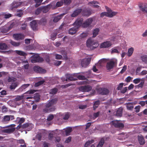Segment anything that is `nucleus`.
<instances>
[{
  "label": "nucleus",
  "instance_id": "nucleus-1",
  "mask_svg": "<svg viewBox=\"0 0 147 147\" xmlns=\"http://www.w3.org/2000/svg\"><path fill=\"white\" fill-rule=\"evenodd\" d=\"M82 20L83 19L82 18L78 19L74 23V26L69 30V33L71 35L76 33L78 28L81 26Z\"/></svg>",
  "mask_w": 147,
  "mask_h": 147
},
{
  "label": "nucleus",
  "instance_id": "nucleus-2",
  "mask_svg": "<svg viewBox=\"0 0 147 147\" xmlns=\"http://www.w3.org/2000/svg\"><path fill=\"white\" fill-rule=\"evenodd\" d=\"M57 99H53L47 103L46 105V108L43 109L45 113H49L54 110L55 108L53 107V105L56 102Z\"/></svg>",
  "mask_w": 147,
  "mask_h": 147
},
{
  "label": "nucleus",
  "instance_id": "nucleus-3",
  "mask_svg": "<svg viewBox=\"0 0 147 147\" xmlns=\"http://www.w3.org/2000/svg\"><path fill=\"white\" fill-rule=\"evenodd\" d=\"M86 45L90 49L93 50L98 46L99 44L98 41L90 38L87 41Z\"/></svg>",
  "mask_w": 147,
  "mask_h": 147
},
{
  "label": "nucleus",
  "instance_id": "nucleus-4",
  "mask_svg": "<svg viewBox=\"0 0 147 147\" xmlns=\"http://www.w3.org/2000/svg\"><path fill=\"white\" fill-rule=\"evenodd\" d=\"M117 59L115 58H112L109 60L107 63L106 68L108 70L113 69L117 64Z\"/></svg>",
  "mask_w": 147,
  "mask_h": 147
},
{
  "label": "nucleus",
  "instance_id": "nucleus-5",
  "mask_svg": "<svg viewBox=\"0 0 147 147\" xmlns=\"http://www.w3.org/2000/svg\"><path fill=\"white\" fill-rule=\"evenodd\" d=\"M17 22L16 21H14L8 23L7 26L8 27L6 28H5V27H3L1 29V32L2 33H6L11 28H12L15 25H17Z\"/></svg>",
  "mask_w": 147,
  "mask_h": 147
},
{
  "label": "nucleus",
  "instance_id": "nucleus-6",
  "mask_svg": "<svg viewBox=\"0 0 147 147\" xmlns=\"http://www.w3.org/2000/svg\"><path fill=\"white\" fill-rule=\"evenodd\" d=\"M107 59H102L100 60L98 63L96 64L93 67V70L94 72H96L98 70L97 68H100L103 65V64L107 61Z\"/></svg>",
  "mask_w": 147,
  "mask_h": 147
},
{
  "label": "nucleus",
  "instance_id": "nucleus-7",
  "mask_svg": "<svg viewBox=\"0 0 147 147\" xmlns=\"http://www.w3.org/2000/svg\"><path fill=\"white\" fill-rule=\"evenodd\" d=\"M42 61V58L39 57L38 54H34L31 57V61L32 63L41 62Z\"/></svg>",
  "mask_w": 147,
  "mask_h": 147
},
{
  "label": "nucleus",
  "instance_id": "nucleus-8",
  "mask_svg": "<svg viewBox=\"0 0 147 147\" xmlns=\"http://www.w3.org/2000/svg\"><path fill=\"white\" fill-rule=\"evenodd\" d=\"M70 0H60V1H58L57 3L55 5L52 3L53 5V9H55L56 7L61 6L63 5V3L66 4H67L70 3Z\"/></svg>",
  "mask_w": 147,
  "mask_h": 147
},
{
  "label": "nucleus",
  "instance_id": "nucleus-9",
  "mask_svg": "<svg viewBox=\"0 0 147 147\" xmlns=\"http://www.w3.org/2000/svg\"><path fill=\"white\" fill-rule=\"evenodd\" d=\"M15 126L14 124H11L10 125L9 128L4 130H2L1 128V133L3 132L10 133L13 131L15 130Z\"/></svg>",
  "mask_w": 147,
  "mask_h": 147
},
{
  "label": "nucleus",
  "instance_id": "nucleus-10",
  "mask_svg": "<svg viewBox=\"0 0 147 147\" xmlns=\"http://www.w3.org/2000/svg\"><path fill=\"white\" fill-rule=\"evenodd\" d=\"M92 87L89 85L82 86L79 88V90L84 92H88L92 89Z\"/></svg>",
  "mask_w": 147,
  "mask_h": 147
},
{
  "label": "nucleus",
  "instance_id": "nucleus-11",
  "mask_svg": "<svg viewBox=\"0 0 147 147\" xmlns=\"http://www.w3.org/2000/svg\"><path fill=\"white\" fill-rule=\"evenodd\" d=\"M93 21V19L92 18H90L87 20L83 23H82V22L81 26L83 27H87Z\"/></svg>",
  "mask_w": 147,
  "mask_h": 147
},
{
  "label": "nucleus",
  "instance_id": "nucleus-12",
  "mask_svg": "<svg viewBox=\"0 0 147 147\" xmlns=\"http://www.w3.org/2000/svg\"><path fill=\"white\" fill-rule=\"evenodd\" d=\"M91 61V58H86L83 59L81 62L82 67H86L89 64Z\"/></svg>",
  "mask_w": 147,
  "mask_h": 147
},
{
  "label": "nucleus",
  "instance_id": "nucleus-13",
  "mask_svg": "<svg viewBox=\"0 0 147 147\" xmlns=\"http://www.w3.org/2000/svg\"><path fill=\"white\" fill-rule=\"evenodd\" d=\"M110 123L111 125H113L115 127L121 128L123 127V124L117 120L113 121Z\"/></svg>",
  "mask_w": 147,
  "mask_h": 147
},
{
  "label": "nucleus",
  "instance_id": "nucleus-14",
  "mask_svg": "<svg viewBox=\"0 0 147 147\" xmlns=\"http://www.w3.org/2000/svg\"><path fill=\"white\" fill-rule=\"evenodd\" d=\"M14 119L13 115H5L4 117L2 119V122L3 123H6L9 122L10 120H12Z\"/></svg>",
  "mask_w": 147,
  "mask_h": 147
},
{
  "label": "nucleus",
  "instance_id": "nucleus-15",
  "mask_svg": "<svg viewBox=\"0 0 147 147\" xmlns=\"http://www.w3.org/2000/svg\"><path fill=\"white\" fill-rule=\"evenodd\" d=\"M112 45L111 42L110 41H106L102 43L100 45L101 48H107L110 47Z\"/></svg>",
  "mask_w": 147,
  "mask_h": 147
},
{
  "label": "nucleus",
  "instance_id": "nucleus-16",
  "mask_svg": "<svg viewBox=\"0 0 147 147\" xmlns=\"http://www.w3.org/2000/svg\"><path fill=\"white\" fill-rule=\"evenodd\" d=\"M13 36L14 39L17 40H21L24 39V36L22 34H13Z\"/></svg>",
  "mask_w": 147,
  "mask_h": 147
},
{
  "label": "nucleus",
  "instance_id": "nucleus-17",
  "mask_svg": "<svg viewBox=\"0 0 147 147\" xmlns=\"http://www.w3.org/2000/svg\"><path fill=\"white\" fill-rule=\"evenodd\" d=\"M106 9L107 11L108 17L111 18L115 16L117 13V12L112 11L111 9L107 7H106Z\"/></svg>",
  "mask_w": 147,
  "mask_h": 147
},
{
  "label": "nucleus",
  "instance_id": "nucleus-18",
  "mask_svg": "<svg viewBox=\"0 0 147 147\" xmlns=\"http://www.w3.org/2000/svg\"><path fill=\"white\" fill-rule=\"evenodd\" d=\"M24 94V95L21 96H17L15 98L16 101H18L22 99H24V100L28 99L29 98H32V97H26V96Z\"/></svg>",
  "mask_w": 147,
  "mask_h": 147
},
{
  "label": "nucleus",
  "instance_id": "nucleus-19",
  "mask_svg": "<svg viewBox=\"0 0 147 147\" xmlns=\"http://www.w3.org/2000/svg\"><path fill=\"white\" fill-rule=\"evenodd\" d=\"M34 71L38 73H45L46 72V71L38 66H35L34 67Z\"/></svg>",
  "mask_w": 147,
  "mask_h": 147
},
{
  "label": "nucleus",
  "instance_id": "nucleus-20",
  "mask_svg": "<svg viewBox=\"0 0 147 147\" xmlns=\"http://www.w3.org/2000/svg\"><path fill=\"white\" fill-rule=\"evenodd\" d=\"M65 78L64 77L62 78V80L63 81L65 80L67 81L68 80L70 81H73L74 80V78L72 77V75L69 74H67L66 75Z\"/></svg>",
  "mask_w": 147,
  "mask_h": 147
},
{
  "label": "nucleus",
  "instance_id": "nucleus-21",
  "mask_svg": "<svg viewBox=\"0 0 147 147\" xmlns=\"http://www.w3.org/2000/svg\"><path fill=\"white\" fill-rule=\"evenodd\" d=\"M22 3L23 2H16L14 1L11 5V8L12 9H13V8H17L21 5Z\"/></svg>",
  "mask_w": 147,
  "mask_h": 147
},
{
  "label": "nucleus",
  "instance_id": "nucleus-22",
  "mask_svg": "<svg viewBox=\"0 0 147 147\" xmlns=\"http://www.w3.org/2000/svg\"><path fill=\"white\" fill-rule=\"evenodd\" d=\"M31 28L33 30H36L37 27V23L35 20H33L30 23Z\"/></svg>",
  "mask_w": 147,
  "mask_h": 147
},
{
  "label": "nucleus",
  "instance_id": "nucleus-23",
  "mask_svg": "<svg viewBox=\"0 0 147 147\" xmlns=\"http://www.w3.org/2000/svg\"><path fill=\"white\" fill-rule=\"evenodd\" d=\"M82 11L81 9H79L76 10L73 12V13L71 15L72 17H74L77 16Z\"/></svg>",
  "mask_w": 147,
  "mask_h": 147
},
{
  "label": "nucleus",
  "instance_id": "nucleus-24",
  "mask_svg": "<svg viewBox=\"0 0 147 147\" xmlns=\"http://www.w3.org/2000/svg\"><path fill=\"white\" fill-rule=\"evenodd\" d=\"M140 8L142 11L147 13V4H143L140 7Z\"/></svg>",
  "mask_w": 147,
  "mask_h": 147
},
{
  "label": "nucleus",
  "instance_id": "nucleus-25",
  "mask_svg": "<svg viewBox=\"0 0 147 147\" xmlns=\"http://www.w3.org/2000/svg\"><path fill=\"white\" fill-rule=\"evenodd\" d=\"M87 32H84L81 34L79 36V38L80 39H83L86 38L88 36Z\"/></svg>",
  "mask_w": 147,
  "mask_h": 147
},
{
  "label": "nucleus",
  "instance_id": "nucleus-26",
  "mask_svg": "<svg viewBox=\"0 0 147 147\" xmlns=\"http://www.w3.org/2000/svg\"><path fill=\"white\" fill-rule=\"evenodd\" d=\"M123 109L122 108L120 107L117 111L116 115L118 117H120L122 115Z\"/></svg>",
  "mask_w": 147,
  "mask_h": 147
},
{
  "label": "nucleus",
  "instance_id": "nucleus-27",
  "mask_svg": "<svg viewBox=\"0 0 147 147\" xmlns=\"http://www.w3.org/2000/svg\"><path fill=\"white\" fill-rule=\"evenodd\" d=\"M53 5L51 3L50 5H47L46 7H45L42 8V10L44 12L46 13L47 12L50 8H52L53 9L52 7Z\"/></svg>",
  "mask_w": 147,
  "mask_h": 147
},
{
  "label": "nucleus",
  "instance_id": "nucleus-28",
  "mask_svg": "<svg viewBox=\"0 0 147 147\" xmlns=\"http://www.w3.org/2000/svg\"><path fill=\"white\" fill-rule=\"evenodd\" d=\"M98 3L95 1L90 2L88 3V5L91 6L96 8H99V6L97 5Z\"/></svg>",
  "mask_w": 147,
  "mask_h": 147
},
{
  "label": "nucleus",
  "instance_id": "nucleus-29",
  "mask_svg": "<svg viewBox=\"0 0 147 147\" xmlns=\"http://www.w3.org/2000/svg\"><path fill=\"white\" fill-rule=\"evenodd\" d=\"M99 90L101 91L100 93L102 94H107L109 92V90L105 88L103 89L100 88L99 89Z\"/></svg>",
  "mask_w": 147,
  "mask_h": 147
},
{
  "label": "nucleus",
  "instance_id": "nucleus-30",
  "mask_svg": "<svg viewBox=\"0 0 147 147\" xmlns=\"http://www.w3.org/2000/svg\"><path fill=\"white\" fill-rule=\"evenodd\" d=\"M12 16V15L10 13H2V14H1V17L4 18L6 19L8 18L11 17Z\"/></svg>",
  "mask_w": 147,
  "mask_h": 147
},
{
  "label": "nucleus",
  "instance_id": "nucleus-31",
  "mask_svg": "<svg viewBox=\"0 0 147 147\" xmlns=\"http://www.w3.org/2000/svg\"><path fill=\"white\" fill-rule=\"evenodd\" d=\"M134 51V48L132 47L129 49L128 50L127 55L128 56L130 57Z\"/></svg>",
  "mask_w": 147,
  "mask_h": 147
},
{
  "label": "nucleus",
  "instance_id": "nucleus-32",
  "mask_svg": "<svg viewBox=\"0 0 147 147\" xmlns=\"http://www.w3.org/2000/svg\"><path fill=\"white\" fill-rule=\"evenodd\" d=\"M65 15L64 13H63L59 16L55 17L53 19V22H57L62 17Z\"/></svg>",
  "mask_w": 147,
  "mask_h": 147
},
{
  "label": "nucleus",
  "instance_id": "nucleus-33",
  "mask_svg": "<svg viewBox=\"0 0 147 147\" xmlns=\"http://www.w3.org/2000/svg\"><path fill=\"white\" fill-rule=\"evenodd\" d=\"M138 139L139 141V142L141 145H143L144 144V138L142 136H138Z\"/></svg>",
  "mask_w": 147,
  "mask_h": 147
},
{
  "label": "nucleus",
  "instance_id": "nucleus-34",
  "mask_svg": "<svg viewBox=\"0 0 147 147\" xmlns=\"http://www.w3.org/2000/svg\"><path fill=\"white\" fill-rule=\"evenodd\" d=\"M63 130L65 131V134L66 136L69 135L70 133L72 131V129L70 127H68L66 129H64Z\"/></svg>",
  "mask_w": 147,
  "mask_h": 147
},
{
  "label": "nucleus",
  "instance_id": "nucleus-35",
  "mask_svg": "<svg viewBox=\"0 0 147 147\" xmlns=\"http://www.w3.org/2000/svg\"><path fill=\"white\" fill-rule=\"evenodd\" d=\"M99 31V29L98 28H96L93 31V36L95 37L98 34Z\"/></svg>",
  "mask_w": 147,
  "mask_h": 147
},
{
  "label": "nucleus",
  "instance_id": "nucleus-36",
  "mask_svg": "<svg viewBox=\"0 0 147 147\" xmlns=\"http://www.w3.org/2000/svg\"><path fill=\"white\" fill-rule=\"evenodd\" d=\"M18 84L16 82L12 83L10 85V88L11 89H14L17 86Z\"/></svg>",
  "mask_w": 147,
  "mask_h": 147
},
{
  "label": "nucleus",
  "instance_id": "nucleus-37",
  "mask_svg": "<svg viewBox=\"0 0 147 147\" xmlns=\"http://www.w3.org/2000/svg\"><path fill=\"white\" fill-rule=\"evenodd\" d=\"M91 82L88 80H85L79 82L80 84H85L89 83Z\"/></svg>",
  "mask_w": 147,
  "mask_h": 147
},
{
  "label": "nucleus",
  "instance_id": "nucleus-38",
  "mask_svg": "<svg viewBox=\"0 0 147 147\" xmlns=\"http://www.w3.org/2000/svg\"><path fill=\"white\" fill-rule=\"evenodd\" d=\"M127 107L128 109L131 110L133 108V106L131 103H128L127 105Z\"/></svg>",
  "mask_w": 147,
  "mask_h": 147
},
{
  "label": "nucleus",
  "instance_id": "nucleus-39",
  "mask_svg": "<svg viewBox=\"0 0 147 147\" xmlns=\"http://www.w3.org/2000/svg\"><path fill=\"white\" fill-rule=\"evenodd\" d=\"M56 133L55 131H52L49 133V138L50 140L52 139L53 135H55Z\"/></svg>",
  "mask_w": 147,
  "mask_h": 147
},
{
  "label": "nucleus",
  "instance_id": "nucleus-40",
  "mask_svg": "<svg viewBox=\"0 0 147 147\" xmlns=\"http://www.w3.org/2000/svg\"><path fill=\"white\" fill-rule=\"evenodd\" d=\"M7 46L5 43H1V50H5L7 48Z\"/></svg>",
  "mask_w": 147,
  "mask_h": 147
},
{
  "label": "nucleus",
  "instance_id": "nucleus-41",
  "mask_svg": "<svg viewBox=\"0 0 147 147\" xmlns=\"http://www.w3.org/2000/svg\"><path fill=\"white\" fill-rule=\"evenodd\" d=\"M99 103L100 102L99 101H96L94 102L93 105L94 110H95L98 107L99 104Z\"/></svg>",
  "mask_w": 147,
  "mask_h": 147
},
{
  "label": "nucleus",
  "instance_id": "nucleus-42",
  "mask_svg": "<svg viewBox=\"0 0 147 147\" xmlns=\"http://www.w3.org/2000/svg\"><path fill=\"white\" fill-rule=\"evenodd\" d=\"M93 142L94 140H91L87 142L84 145V147H88L90 144L93 143Z\"/></svg>",
  "mask_w": 147,
  "mask_h": 147
},
{
  "label": "nucleus",
  "instance_id": "nucleus-43",
  "mask_svg": "<svg viewBox=\"0 0 147 147\" xmlns=\"http://www.w3.org/2000/svg\"><path fill=\"white\" fill-rule=\"evenodd\" d=\"M36 4L35 5L36 7H37L42 2L43 0H34Z\"/></svg>",
  "mask_w": 147,
  "mask_h": 147
},
{
  "label": "nucleus",
  "instance_id": "nucleus-44",
  "mask_svg": "<svg viewBox=\"0 0 147 147\" xmlns=\"http://www.w3.org/2000/svg\"><path fill=\"white\" fill-rule=\"evenodd\" d=\"M58 90L57 88H53L51 89L50 92V93L51 94H55L57 92Z\"/></svg>",
  "mask_w": 147,
  "mask_h": 147
},
{
  "label": "nucleus",
  "instance_id": "nucleus-45",
  "mask_svg": "<svg viewBox=\"0 0 147 147\" xmlns=\"http://www.w3.org/2000/svg\"><path fill=\"white\" fill-rule=\"evenodd\" d=\"M16 53L18 55H20L24 56L26 53L24 52L20 51H16Z\"/></svg>",
  "mask_w": 147,
  "mask_h": 147
},
{
  "label": "nucleus",
  "instance_id": "nucleus-46",
  "mask_svg": "<svg viewBox=\"0 0 147 147\" xmlns=\"http://www.w3.org/2000/svg\"><path fill=\"white\" fill-rule=\"evenodd\" d=\"M104 143V140L102 139L101 140L98 144L97 145V147H102Z\"/></svg>",
  "mask_w": 147,
  "mask_h": 147
},
{
  "label": "nucleus",
  "instance_id": "nucleus-47",
  "mask_svg": "<svg viewBox=\"0 0 147 147\" xmlns=\"http://www.w3.org/2000/svg\"><path fill=\"white\" fill-rule=\"evenodd\" d=\"M10 42L12 45L16 47L19 46L20 44V42H16L11 40V41Z\"/></svg>",
  "mask_w": 147,
  "mask_h": 147
},
{
  "label": "nucleus",
  "instance_id": "nucleus-48",
  "mask_svg": "<svg viewBox=\"0 0 147 147\" xmlns=\"http://www.w3.org/2000/svg\"><path fill=\"white\" fill-rule=\"evenodd\" d=\"M141 59L143 61L147 63V56L146 55H144L141 57Z\"/></svg>",
  "mask_w": 147,
  "mask_h": 147
},
{
  "label": "nucleus",
  "instance_id": "nucleus-49",
  "mask_svg": "<svg viewBox=\"0 0 147 147\" xmlns=\"http://www.w3.org/2000/svg\"><path fill=\"white\" fill-rule=\"evenodd\" d=\"M69 115L68 113H66L62 115L63 119L65 120L67 119L69 117Z\"/></svg>",
  "mask_w": 147,
  "mask_h": 147
},
{
  "label": "nucleus",
  "instance_id": "nucleus-50",
  "mask_svg": "<svg viewBox=\"0 0 147 147\" xmlns=\"http://www.w3.org/2000/svg\"><path fill=\"white\" fill-rule=\"evenodd\" d=\"M23 11L21 10H18L17 11V13L16 14V16L20 17L22 15Z\"/></svg>",
  "mask_w": 147,
  "mask_h": 147
},
{
  "label": "nucleus",
  "instance_id": "nucleus-51",
  "mask_svg": "<svg viewBox=\"0 0 147 147\" xmlns=\"http://www.w3.org/2000/svg\"><path fill=\"white\" fill-rule=\"evenodd\" d=\"M44 82L45 81L44 80H41L35 84V86H38L41 85L44 83Z\"/></svg>",
  "mask_w": 147,
  "mask_h": 147
},
{
  "label": "nucleus",
  "instance_id": "nucleus-52",
  "mask_svg": "<svg viewBox=\"0 0 147 147\" xmlns=\"http://www.w3.org/2000/svg\"><path fill=\"white\" fill-rule=\"evenodd\" d=\"M141 80V79L140 78H137L134 80L133 82L135 84H137L139 83Z\"/></svg>",
  "mask_w": 147,
  "mask_h": 147
},
{
  "label": "nucleus",
  "instance_id": "nucleus-53",
  "mask_svg": "<svg viewBox=\"0 0 147 147\" xmlns=\"http://www.w3.org/2000/svg\"><path fill=\"white\" fill-rule=\"evenodd\" d=\"M42 10V8L41 7H39L35 11V14L36 15H38L39 14L41 11Z\"/></svg>",
  "mask_w": 147,
  "mask_h": 147
},
{
  "label": "nucleus",
  "instance_id": "nucleus-54",
  "mask_svg": "<svg viewBox=\"0 0 147 147\" xmlns=\"http://www.w3.org/2000/svg\"><path fill=\"white\" fill-rule=\"evenodd\" d=\"M61 53L63 55V57H64V58L65 59H67V56L66 55V52H65V51H64L63 50H62L61 52Z\"/></svg>",
  "mask_w": 147,
  "mask_h": 147
},
{
  "label": "nucleus",
  "instance_id": "nucleus-55",
  "mask_svg": "<svg viewBox=\"0 0 147 147\" xmlns=\"http://www.w3.org/2000/svg\"><path fill=\"white\" fill-rule=\"evenodd\" d=\"M17 120L19 121V123L20 124L23 123L24 121V119L23 118H17Z\"/></svg>",
  "mask_w": 147,
  "mask_h": 147
},
{
  "label": "nucleus",
  "instance_id": "nucleus-56",
  "mask_svg": "<svg viewBox=\"0 0 147 147\" xmlns=\"http://www.w3.org/2000/svg\"><path fill=\"white\" fill-rule=\"evenodd\" d=\"M127 68V66L126 65H124L122 69H121V71H120V73L121 74L123 73V72H124L126 70V69Z\"/></svg>",
  "mask_w": 147,
  "mask_h": 147
},
{
  "label": "nucleus",
  "instance_id": "nucleus-57",
  "mask_svg": "<svg viewBox=\"0 0 147 147\" xmlns=\"http://www.w3.org/2000/svg\"><path fill=\"white\" fill-rule=\"evenodd\" d=\"M87 107V106L85 105H81L79 106V108L80 109H85Z\"/></svg>",
  "mask_w": 147,
  "mask_h": 147
},
{
  "label": "nucleus",
  "instance_id": "nucleus-58",
  "mask_svg": "<svg viewBox=\"0 0 147 147\" xmlns=\"http://www.w3.org/2000/svg\"><path fill=\"white\" fill-rule=\"evenodd\" d=\"M71 139V137L70 136L68 137L67 138L65 141V143H68L69 142H70Z\"/></svg>",
  "mask_w": 147,
  "mask_h": 147
},
{
  "label": "nucleus",
  "instance_id": "nucleus-59",
  "mask_svg": "<svg viewBox=\"0 0 147 147\" xmlns=\"http://www.w3.org/2000/svg\"><path fill=\"white\" fill-rule=\"evenodd\" d=\"M140 105L138 106L135 107V109L136 112H139L140 111Z\"/></svg>",
  "mask_w": 147,
  "mask_h": 147
},
{
  "label": "nucleus",
  "instance_id": "nucleus-60",
  "mask_svg": "<svg viewBox=\"0 0 147 147\" xmlns=\"http://www.w3.org/2000/svg\"><path fill=\"white\" fill-rule=\"evenodd\" d=\"M107 12H103L101 13L100 16L101 17H104L105 16L107 17Z\"/></svg>",
  "mask_w": 147,
  "mask_h": 147
},
{
  "label": "nucleus",
  "instance_id": "nucleus-61",
  "mask_svg": "<svg viewBox=\"0 0 147 147\" xmlns=\"http://www.w3.org/2000/svg\"><path fill=\"white\" fill-rule=\"evenodd\" d=\"M61 61H56L54 62L55 65L58 66L61 63Z\"/></svg>",
  "mask_w": 147,
  "mask_h": 147
},
{
  "label": "nucleus",
  "instance_id": "nucleus-62",
  "mask_svg": "<svg viewBox=\"0 0 147 147\" xmlns=\"http://www.w3.org/2000/svg\"><path fill=\"white\" fill-rule=\"evenodd\" d=\"M91 12L90 11H84V14L85 16H89L91 14Z\"/></svg>",
  "mask_w": 147,
  "mask_h": 147
},
{
  "label": "nucleus",
  "instance_id": "nucleus-63",
  "mask_svg": "<svg viewBox=\"0 0 147 147\" xmlns=\"http://www.w3.org/2000/svg\"><path fill=\"white\" fill-rule=\"evenodd\" d=\"M53 117L54 116L53 115H50L48 116L47 118V120L49 121H51L53 119Z\"/></svg>",
  "mask_w": 147,
  "mask_h": 147
},
{
  "label": "nucleus",
  "instance_id": "nucleus-64",
  "mask_svg": "<svg viewBox=\"0 0 147 147\" xmlns=\"http://www.w3.org/2000/svg\"><path fill=\"white\" fill-rule=\"evenodd\" d=\"M2 111L3 113L6 112L7 111V108L5 106H3L1 108Z\"/></svg>",
  "mask_w": 147,
  "mask_h": 147
}]
</instances>
